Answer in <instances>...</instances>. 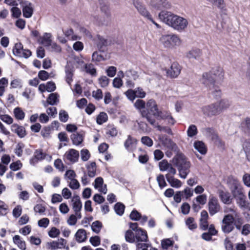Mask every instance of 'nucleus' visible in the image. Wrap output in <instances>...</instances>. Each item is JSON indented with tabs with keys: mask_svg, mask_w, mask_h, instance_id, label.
<instances>
[{
	"mask_svg": "<svg viewBox=\"0 0 250 250\" xmlns=\"http://www.w3.org/2000/svg\"><path fill=\"white\" fill-rule=\"evenodd\" d=\"M224 77V72L222 68L216 66L209 71L203 73L200 82L208 90L210 93L215 96H219L221 90L216 83L222 81Z\"/></svg>",
	"mask_w": 250,
	"mask_h": 250,
	"instance_id": "nucleus-1",
	"label": "nucleus"
},
{
	"mask_svg": "<svg viewBox=\"0 0 250 250\" xmlns=\"http://www.w3.org/2000/svg\"><path fill=\"white\" fill-rule=\"evenodd\" d=\"M159 18L164 23L178 32L185 31L188 25L187 19L168 11H161Z\"/></svg>",
	"mask_w": 250,
	"mask_h": 250,
	"instance_id": "nucleus-2",
	"label": "nucleus"
},
{
	"mask_svg": "<svg viewBox=\"0 0 250 250\" xmlns=\"http://www.w3.org/2000/svg\"><path fill=\"white\" fill-rule=\"evenodd\" d=\"M224 212L227 214L222 221V231L225 233H229L233 230L234 225L240 230L242 222L237 210L233 208H227Z\"/></svg>",
	"mask_w": 250,
	"mask_h": 250,
	"instance_id": "nucleus-3",
	"label": "nucleus"
},
{
	"mask_svg": "<svg viewBox=\"0 0 250 250\" xmlns=\"http://www.w3.org/2000/svg\"><path fill=\"white\" fill-rule=\"evenodd\" d=\"M159 41L164 48L168 49L179 46L182 43V40L180 36L175 34L163 35L160 37Z\"/></svg>",
	"mask_w": 250,
	"mask_h": 250,
	"instance_id": "nucleus-4",
	"label": "nucleus"
},
{
	"mask_svg": "<svg viewBox=\"0 0 250 250\" xmlns=\"http://www.w3.org/2000/svg\"><path fill=\"white\" fill-rule=\"evenodd\" d=\"M146 106L148 111L147 113L144 111L142 112V115L143 117H145L146 118L150 124L154 125H155V120L154 119L150 118L149 115L152 114L155 117L158 115L159 110L157 104L154 100L151 99L147 102Z\"/></svg>",
	"mask_w": 250,
	"mask_h": 250,
	"instance_id": "nucleus-5",
	"label": "nucleus"
},
{
	"mask_svg": "<svg viewBox=\"0 0 250 250\" xmlns=\"http://www.w3.org/2000/svg\"><path fill=\"white\" fill-rule=\"evenodd\" d=\"M136 238L138 242L137 244V248L138 250H148L150 245L148 243H142L139 242H146L147 241V235L146 231L139 228L136 230L135 235Z\"/></svg>",
	"mask_w": 250,
	"mask_h": 250,
	"instance_id": "nucleus-6",
	"label": "nucleus"
},
{
	"mask_svg": "<svg viewBox=\"0 0 250 250\" xmlns=\"http://www.w3.org/2000/svg\"><path fill=\"white\" fill-rule=\"evenodd\" d=\"M70 203L74 213L79 219H81L82 218L81 211L82 209L83 205L80 196L77 194H74L71 198Z\"/></svg>",
	"mask_w": 250,
	"mask_h": 250,
	"instance_id": "nucleus-7",
	"label": "nucleus"
},
{
	"mask_svg": "<svg viewBox=\"0 0 250 250\" xmlns=\"http://www.w3.org/2000/svg\"><path fill=\"white\" fill-rule=\"evenodd\" d=\"M13 52L15 56L24 58H29L32 54L30 50L23 49V45L21 42H18L15 44Z\"/></svg>",
	"mask_w": 250,
	"mask_h": 250,
	"instance_id": "nucleus-8",
	"label": "nucleus"
},
{
	"mask_svg": "<svg viewBox=\"0 0 250 250\" xmlns=\"http://www.w3.org/2000/svg\"><path fill=\"white\" fill-rule=\"evenodd\" d=\"M67 244V241L63 238H60L57 241H53L51 242L46 243V248L51 250H56L57 249H62L65 248Z\"/></svg>",
	"mask_w": 250,
	"mask_h": 250,
	"instance_id": "nucleus-9",
	"label": "nucleus"
},
{
	"mask_svg": "<svg viewBox=\"0 0 250 250\" xmlns=\"http://www.w3.org/2000/svg\"><path fill=\"white\" fill-rule=\"evenodd\" d=\"M208 211L211 215H213L220 210V206L216 198L210 196L208 203Z\"/></svg>",
	"mask_w": 250,
	"mask_h": 250,
	"instance_id": "nucleus-10",
	"label": "nucleus"
},
{
	"mask_svg": "<svg viewBox=\"0 0 250 250\" xmlns=\"http://www.w3.org/2000/svg\"><path fill=\"white\" fill-rule=\"evenodd\" d=\"M203 113L206 116L211 117L219 114L216 103L204 106L202 108Z\"/></svg>",
	"mask_w": 250,
	"mask_h": 250,
	"instance_id": "nucleus-11",
	"label": "nucleus"
},
{
	"mask_svg": "<svg viewBox=\"0 0 250 250\" xmlns=\"http://www.w3.org/2000/svg\"><path fill=\"white\" fill-rule=\"evenodd\" d=\"M160 170L162 171H167L166 175H175L176 170L174 168L171 164L168 163L167 160H163L159 164Z\"/></svg>",
	"mask_w": 250,
	"mask_h": 250,
	"instance_id": "nucleus-12",
	"label": "nucleus"
},
{
	"mask_svg": "<svg viewBox=\"0 0 250 250\" xmlns=\"http://www.w3.org/2000/svg\"><path fill=\"white\" fill-rule=\"evenodd\" d=\"M150 5L158 10L169 9L171 6L167 0H151Z\"/></svg>",
	"mask_w": 250,
	"mask_h": 250,
	"instance_id": "nucleus-13",
	"label": "nucleus"
},
{
	"mask_svg": "<svg viewBox=\"0 0 250 250\" xmlns=\"http://www.w3.org/2000/svg\"><path fill=\"white\" fill-rule=\"evenodd\" d=\"M171 163L174 166L178 168L185 165V164H188L190 162L183 154L178 153L173 158Z\"/></svg>",
	"mask_w": 250,
	"mask_h": 250,
	"instance_id": "nucleus-14",
	"label": "nucleus"
},
{
	"mask_svg": "<svg viewBox=\"0 0 250 250\" xmlns=\"http://www.w3.org/2000/svg\"><path fill=\"white\" fill-rule=\"evenodd\" d=\"M22 7L23 15L26 18H30L33 13V7L32 3L27 1L20 2Z\"/></svg>",
	"mask_w": 250,
	"mask_h": 250,
	"instance_id": "nucleus-15",
	"label": "nucleus"
},
{
	"mask_svg": "<svg viewBox=\"0 0 250 250\" xmlns=\"http://www.w3.org/2000/svg\"><path fill=\"white\" fill-rule=\"evenodd\" d=\"M133 4L137 11L142 16L147 18L149 17L150 13L146 9L145 6L139 0H133Z\"/></svg>",
	"mask_w": 250,
	"mask_h": 250,
	"instance_id": "nucleus-16",
	"label": "nucleus"
},
{
	"mask_svg": "<svg viewBox=\"0 0 250 250\" xmlns=\"http://www.w3.org/2000/svg\"><path fill=\"white\" fill-rule=\"evenodd\" d=\"M156 127H157L158 130L162 132L161 134L159 135V141H170L171 140V139L169 138L168 135L166 134H172V131L170 128L166 127H163L160 125H157L156 126Z\"/></svg>",
	"mask_w": 250,
	"mask_h": 250,
	"instance_id": "nucleus-17",
	"label": "nucleus"
},
{
	"mask_svg": "<svg viewBox=\"0 0 250 250\" xmlns=\"http://www.w3.org/2000/svg\"><path fill=\"white\" fill-rule=\"evenodd\" d=\"M64 157L67 161L71 163H75L79 159V153L75 149H71L65 152Z\"/></svg>",
	"mask_w": 250,
	"mask_h": 250,
	"instance_id": "nucleus-18",
	"label": "nucleus"
},
{
	"mask_svg": "<svg viewBox=\"0 0 250 250\" xmlns=\"http://www.w3.org/2000/svg\"><path fill=\"white\" fill-rule=\"evenodd\" d=\"M94 188L97 189L100 192L106 194L107 193V189L106 185L104 184V180L101 177H98L95 179L94 183H93Z\"/></svg>",
	"mask_w": 250,
	"mask_h": 250,
	"instance_id": "nucleus-19",
	"label": "nucleus"
},
{
	"mask_svg": "<svg viewBox=\"0 0 250 250\" xmlns=\"http://www.w3.org/2000/svg\"><path fill=\"white\" fill-rule=\"evenodd\" d=\"M202 55L201 50L194 48L186 53V56L189 60H199Z\"/></svg>",
	"mask_w": 250,
	"mask_h": 250,
	"instance_id": "nucleus-20",
	"label": "nucleus"
},
{
	"mask_svg": "<svg viewBox=\"0 0 250 250\" xmlns=\"http://www.w3.org/2000/svg\"><path fill=\"white\" fill-rule=\"evenodd\" d=\"M230 191L235 198L244 194L242 187L237 182H234L230 188Z\"/></svg>",
	"mask_w": 250,
	"mask_h": 250,
	"instance_id": "nucleus-21",
	"label": "nucleus"
},
{
	"mask_svg": "<svg viewBox=\"0 0 250 250\" xmlns=\"http://www.w3.org/2000/svg\"><path fill=\"white\" fill-rule=\"evenodd\" d=\"M181 70V66L176 62H174L171 64L170 68L168 69L167 74L172 78L177 77L180 73Z\"/></svg>",
	"mask_w": 250,
	"mask_h": 250,
	"instance_id": "nucleus-22",
	"label": "nucleus"
},
{
	"mask_svg": "<svg viewBox=\"0 0 250 250\" xmlns=\"http://www.w3.org/2000/svg\"><path fill=\"white\" fill-rule=\"evenodd\" d=\"M11 130L15 132L20 138L24 137L26 135L25 128L23 126L16 124L11 126Z\"/></svg>",
	"mask_w": 250,
	"mask_h": 250,
	"instance_id": "nucleus-23",
	"label": "nucleus"
},
{
	"mask_svg": "<svg viewBox=\"0 0 250 250\" xmlns=\"http://www.w3.org/2000/svg\"><path fill=\"white\" fill-rule=\"evenodd\" d=\"M175 175H166L167 181L168 182L171 187L179 188L182 186V182L179 179L174 178Z\"/></svg>",
	"mask_w": 250,
	"mask_h": 250,
	"instance_id": "nucleus-24",
	"label": "nucleus"
},
{
	"mask_svg": "<svg viewBox=\"0 0 250 250\" xmlns=\"http://www.w3.org/2000/svg\"><path fill=\"white\" fill-rule=\"evenodd\" d=\"M190 163L185 164V165L179 167L178 170L179 176L181 178L186 179L190 172Z\"/></svg>",
	"mask_w": 250,
	"mask_h": 250,
	"instance_id": "nucleus-25",
	"label": "nucleus"
},
{
	"mask_svg": "<svg viewBox=\"0 0 250 250\" xmlns=\"http://www.w3.org/2000/svg\"><path fill=\"white\" fill-rule=\"evenodd\" d=\"M219 194V197L224 204L229 205L232 203L233 198L229 192L221 190Z\"/></svg>",
	"mask_w": 250,
	"mask_h": 250,
	"instance_id": "nucleus-26",
	"label": "nucleus"
},
{
	"mask_svg": "<svg viewBox=\"0 0 250 250\" xmlns=\"http://www.w3.org/2000/svg\"><path fill=\"white\" fill-rule=\"evenodd\" d=\"M203 132L208 139L216 140L219 139V137L216 131L212 128H206L204 129Z\"/></svg>",
	"mask_w": 250,
	"mask_h": 250,
	"instance_id": "nucleus-27",
	"label": "nucleus"
},
{
	"mask_svg": "<svg viewBox=\"0 0 250 250\" xmlns=\"http://www.w3.org/2000/svg\"><path fill=\"white\" fill-rule=\"evenodd\" d=\"M240 129L245 134L250 135V118L247 117L244 119L241 122L240 126Z\"/></svg>",
	"mask_w": 250,
	"mask_h": 250,
	"instance_id": "nucleus-28",
	"label": "nucleus"
},
{
	"mask_svg": "<svg viewBox=\"0 0 250 250\" xmlns=\"http://www.w3.org/2000/svg\"><path fill=\"white\" fill-rule=\"evenodd\" d=\"M216 104L219 114L224 110L228 108L230 105L229 101L227 99H222L219 102H216Z\"/></svg>",
	"mask_w": 250,
	"mask_h": 250,
	"instance_id": "nucleus-29",
	"label": "nucleus"
},
{
	"mask_svg": "<svg viewBox=\"0 0 250 250\" xmlns=\"http://www.w3.org/2000/svg\"><path fill=\"white\" fill-rule=\"evenodd\" d=\"M73 68L71 66L67 65L65 66V80L69 85H71L73 81Z\"/></svg>",
	"mask_w": 250,
	"mask_h": 250,
	"instance_id": "nucleus-30",
	"label": "nucleus"
},
{
	"mask_svg": "<svg viewBox=\"0 0 250 250\" xmlns=\"http://www.w3.org/2000/svg\"><path fill=\"white\" fill-rule=\"evenodd\" d=\"M87 174L90 177H94L96 174V165L94 162H90L86 165Z\"/></svg>",
	"mask_w": 250,
	"mask_h": 250,
	"instance_id": "nucleus-31",
	"label": "nucleus"
},
{
	"mask_svg": "<svg viewBox=\"0 0 250 250\" xmlns=\"http://www.w3.org/2000/svg\"><path fill=\"white\" fill-rule=\"evenodd\" d=\"M158 119H167L168 122L170 124H174V120L170 115V113L167 111H160L158 113V115L156 117Z\"/></svg>",
	"mask_w": 250,
	"mask_h": 250,
	"instance_id": "nucleus-32",
	"label": "nucleus"
},
{
	"mask_svg": "<svg viewBox=\"0 0 250 250\" xmlns=\"http://www.w3.org/2000/svg\"><path fill=\"white\" fill-rule=\"evenodd\" d=\"M235 199L237 204L241 208L245 209L248 207V202L245 194L235 198Z\"/></svg>",
	"mask_w": 250,
	"mask_h": 250,
	"instance_id": "nucleus-33",
	"label": "nucleus"
},
{
	"mask_svg": "<svg viewBox=\"0 0 250 250\" xmlns=\"http://www.w3.org/2000/svg\"><path fill=\"white\" fill-rule=\"evenodd\" d=\"M194 148L201 154H205L207 151V147L203 142H195Z\"/></svg>",
	"mask_w": 250,
	"mask_h": 250,
	"instance_id": "nucleus-34",
	"label": "nucleus"
},
{
	"mask_svg": "<svg viewBox=\"0 0 250 250\" xmlns=\"http://www.w3.org/2000/svg\"><path fill=\"white\" fill-rule=\"evenodd\" d=\"M13 241L14 244H16L20 249L22 250H25L26 249L25 242L21 239L19 235H15L13 238Z\"/></svg>",
	"mask_w": 250,
	"mask_h": 250,
	"instance_id": "nucleus-35",
	"label": "nucleus"
},
{
	"mask_svg": "<svg viewBox=\"0 0 250 250\" xmlns=\"http://www.w3.org/2000/svg\"><path fill=\"white\" fill-rule=\"evenodd\" d=\"M97 45L100 51H104L106 46L108 45V41L104 38L98 36Z\"/></svg>",
	"mask_w": 250,
	"mask_h": 250,
	"instance_id": "nucleus-36",
	"label": "nucleus"
},
{
	"mask_svg": "<svg viewBox=\"0 0 250 250\" xmlns=\"http://www.w3.org/2000/svg\"><path fill=\"white\" fill-rule=\"evenodd\" d=\"M75 236L76 240L79 243L85 241L86 239V232L84 229H79L77 231Z\"/></svg>",
	"mask_w": 250,
	"mask_h": 250,
	"instance_id": "nucleus-37",
	"label": "nucleus"
},
{
	"mask_svg": "<svg viewBox=\"0 0 250 250\" xmlns=\"http://www.w3.org/2000/svg\"><path fill=\"white\" fill-rule=\"evenodd\" d=\"M85 72L92 76H96L97 75L96 69L92 63H87L84 65Z\"/></svg>",
	"mask_w": 250,
	"mask_h": 250,
	"instance_id": "nucleus-38",
	"label": "nucleus"
},
{
	"mask_svg": "<svg viewBox=\"0 0 250 250\" xmlns=\"http://www.w3.org/2000/svg\"><path fill=\"white\" fill-rule=\"evenodd\" d=\"M51 38V34L47 33H45L41 38V43L45 46L48 47L52 43Z\"/></svg>",
	"mask_w": 250,
	"mask_h": 250,
	"instance_id": "nucleus-39",
	"label": "nucleus"
},
{
	"mask_svg": "<svg viewBox=\"0 0 250 250\" xmlns=\"http://www.w3.org/2000/svg\"><path fill=\"white\" fill-rule=\"evenodd\" d=\"M39 78L42 81H46L49 78H52L54 76V74L52 72L49 74L45 70H41L38 73Z\"/></svg>",
	"mask_w": 250,
	"mask_h": 250,
	"instance_id": "nucleus-40",
	"label": "nucleus"
},
{
	"mask_svg": "<svg viewBox=\"0 0 250 250\" xmlns=\"http://www.w3.org/2000/svg\"><path fill=\"white\" fill-rule=\"evenodd\" d=\"M125 77L129 79L136 80L139 78V74L137 71L130 69L125 71Z\"/></svg>",
	"mask_w": 250,
	"mask_h": 250,
	"instance_id": "nucleus-41",
	"label": "nucleus"
},
{
	"mask_svg": "<svg viewBox=\"0 0 250 250\" xmlns=\"http://www.w3.org/2000/svg\"><path fill=\"white\" fill-rule=\"evenodd\" d=\"M14 114L16 118L19 120H22L25 117V113L20 107H16L14 110Z\"/></svg>",
	"mask_w": 250,
	"mask_h": 250,
	"instance_id": "nucleus-42",
	"label": "nucleus"
},
{
	"mask_svg": "<svg viewBox=\"0 0 250 250\" xmlns=\"http://www.w3.org/2000/svg\"><path fill=\"white\" fill-rule=\"evenodd\" d=\"M186 225L190 230H193L197 228V226L195 222L194 219L193 217H188L186 221Z\"/></svg>",
	"mask_w": 250,
	"mask_h": 250,
	"instance_id": "nucleus-43",
	"label": "nucleus"
},
{
	"mask_svg": "<svg viewBox=\"0 0 250 250\" xmlns=\"http://www.w3.org/2000/svg\"><path fill=\"white\" fill-rule=\"evenodd\" d=\"M108 116L105 112H101L97 117V123L99 125H102L107 121Z\"/></svg>",
	"mask_w": 250,
	"mask_h": 250,
	"instance_id": "nucleus-44",
	"label": "nucleus"
},
{
	"mask_svg": "<svg viewBox=\"0 0 250 250\" xmlns=\"http://www.w3.org/2000/svg\"><path fill=\"white\" fill-rule=\"evenodd\" d=\"M47 102L51 105L56 104L59 102L58 95L56 93L50 94L47 99Z\"/></svg>",
	"mask_w": 250,
	"mask_h": 250,
	"instance_id": "nucleus-45",
	"label": "nucleus"
},
{
	"mask_svg": "<svg viewBox=\"0 0 250 250\" xmlns=\"http://www.w3.org/2000/svg\"><path fill=\"white\" fill-rule=\"evenodd\" d=\"M197 127L194 125H189L187 130V134L188 137H192L197 134Z\"/></svg>",
	"mask_w": 250,
	"mask_h": 250,
	"instance_id": "nucleus-46",
	"label": "nucleus"
},
{
	"mask_svg": "<svg viewBox=\"0 0 250 250\" xmlns=\"http://www.w3.org/2000/svg\"><path fill=\"white\" fill-rule=\"evenodd\" d=\"M48 49L53 52L60 53L62 51L61 47L56 42H52L48 46Z\"/></svg>",
	"mask_w": 250,
	"mask_h": 250,
	"instance_id": "nucleus-47",
	"label": "nucleus"
},
{
	"mask_svg": "<svg viewBox=\"0 0 250 250\" xmlns=\"http://www.w3.org/2000/svg\"><path fill=\"white\" fill-rule=\"evenodd\" d=\"M212 4L216 6L222 11L226 10V4L224 0H215Z\"/></svg>",
	"mask_w": 250,
	"mask_h": 250,
	"instance_id": "nucleus-48",
	"label": "nucleus"
},
{
	"mask_svg": "<svg viewBox=\"0 0 250 250\" xmlns=\"http://www.w3.org/2000/svg\"><path fill=\"white\" fill-rule=\"evenodd\" d=\"M174 241L170 239H163L161 241V245L164 249H167L170 247L173 246Z\"/></svg>",
	"mask_w": 250,
	"mask_h": 250,
	"instance_id": "nucleus-49",
	"label": "nucleus"
},
{
	"mask_svg": "<svg viewBox=\"0 0 250 250\" xmlns=\"http://www.w3.org/2000/svg\"><path fill=\"white\" fill-rule=\"evenodd\" d=\"M60 234V230L55 227L51 228L48 232L49 236L53 238L57 237Z\"/></svg>",
	"mask_w": 250,
	"mask_h": 250,
	"instance_id": "nucleus-50",
	"label": "nucleus"
},
{
	"mask_svg": "<svg viewBox=\"0 0 250 250\" xmlns=\"http://www.w3.org/2000/svg\"><path fill=\"white\" fill-rule=\"evenodd\" d=\"M99 83L102 87H106L109 83V79L105 76H103L98 79Z\"/></svg>",
	"mask_w": 250,
	"mask_h": 250,
	"instance_id": "nucleus-51",
	"label": "nucleus"
},
{
	"mask_svg": "<svg viewBox=\"0 0 250 250\" xmlns=\"http://www.w3.org/2000/svg\"><path fill=\"white\" fill-rule=\"evenodd\" d=\"M114 209L117 214L122 215L124 212L125 206L123 204L118 203L115 205Z\"/></svg>",
	"mask_w": 250,
	"mask_h": 250,
	"instance_id": "nucleus-52",
	"label": "nucleus"
},
{
	"mask_svg": "<svg viewBox=\"0 0 250 250\" xmlns=\"http://www.w3.org/2000/svg\"><path fill=\"white\" fill-rule=\"evenodd\" d=\"M102 223L98 221H96L94 222L91 225V229L93 231L96 233H99L101 230L102 228Z\"/></svg>",
	"mask_w": 250,
	"mask_h": 250,
	"instance_id": "nucleus-53",
	"label": "nucleus"
},
{
	"mask_svg": "<svg viewBox=\"0 0 250 250\" xmlns=\"http://www.w3.org/2000/svg\"><path fill=\"white\" fill-rule=\"evenodd\" d=\"M157 181L161 188L165 187L167 185L164 176L162 174L159 175L157 177Z\"/></svg>",
	"mask_w": 250,
	"mask_h": 250,
	"instance_id": "nucleus-54",
	"label": "nucleus"
},
{
	"mask_svg": "<svg viewBox=\"0 0 250 250\" xmlns=\"http://www.w3.org/2000/svg\"><path fill=\"white\" fill-rule=\"evenodd\" d=\"M22 167V164L20 161L18 160L13 162L10 165V168L13 171H17L20 169Z\"/></svg>",
	"mask_w": 250,
	"mask_h": 250,
	"instance_id": "nucleus-55",
	"label": "nucleus"
},
{
	"mask_svg": "<svg viewBox=\"0 0 250 250\" xmlns=\"http://www.w3.org/2000/svg\"><path fill=\"white\" fill-rule=\"evenodd\" d=\"M50 127L49 126H45L42 129L41 133L44 139H48L50 137Z\"/></svg>",
	"mask_w": 250,
	"mask_h": 250,
	"instance_id": "nucleus-56",
	"label": "nucleus"
},
{
	"mask_svg": "<svg viewBox=\"0 0 250 250\" xmlns=\"http://www.w3.org/2000/svg\"><path fill=\"white\" fill-rule=\"evenodd\" d=\"M125 238L126 241L133 243L135 241L134 234L130 230L126 231L125 234Z\"/></svg>",
	"mask_w": 250,
	"mask_h": 250,
	"instance_id": "nucleus-57",
	"label": "nucleus"
},
{
	"mask_svg": "<svg viewBox=\"0 0 250 250\" xmlns=\"http://www.w3.org/2000/svg\"><path fill=\"white\" fill-rule=\"evenodd\" d=\"M78 217L75 213V214H71L67 220V223L69 226L75 225L77 222Z\"/></svg>",
	"mask_w": 250,
	"mask_h": 250,
	"instance_id": "nucleus-58",
	"label": "nucleus"
},
{
	"mask_svg": "<svg viewBox=\"0 0 250 250\" xmlns=\"http://www.w3.org/2000/svg\"><path fill=\"white\" fill-rule=\"evenodd\" d=\"M81 159L83 161H87L90 157V154L87 149H82L81 151Z\"/></svg>",
	"mask_w": 250,
	"mask_h": 250,
	"instance_id": "nucleus-59",
	"label": "nucleus"
},
{
	"mask_svg": "<svg viewBox=\"0 0 250 250\" xmlns=\"http://www.w3.org/2000/svg\"><path fill=\"white\" fill-rule=\"evenodd\" d=\"M70 181L68 186L71 189H77L79 188L80 184L77 180L75 178Z\"/></svg>",
	"mask_w": 250,
	"mask_h": 250,
	"instance_id": "nucleus-60",
	"label": "nucleus"
},
{
	"mask_svg": "<svg viewBox=\"0 0 250 250\" xmlns=\"http://www.w3.org/2000/svg\"><path fill=\"white\" fill-rule=\"evenodd\" d=\"M59 208L61 213L64 214L67 213L69 211V208L68 205L65 203L61 204Z\"/></svg>",
	"mask_w": 250,
	"mask_h": 250,
	"instance_id": "nucleus-61",
	"label": "nucleus"
},
{
	"mask_svg": "<svg viewBox=\"0 0 250 250\" xmlns=\"http://www.w3.org/2000/svg\"><path fill=\"white\" fill-rule=\"evenodd\" d=\"M49 223V220L47 218H42L38 221V225L42 228H46Z\"/></svg>",
	"mask_w": 250,
	"mask_h": 250,
	"instance_id": "nucleus-62",
	"label": "nucleus"
},
{
	"mask_svg": "<svg viewBox=\"0 0 250 250\" xmlns=\"http://www.w3.org/2000/svg\"><path fill=\"white\" fill-rule=\"evenodd\" d=\"M59 119L62 122H66L68 119V115L64 110H61L59 113Z\"/></svg>",
	"mask_w": 250,
	"mask_h": 250,
	"instance_id": "nucleus-63",
	"label": "nucleus"
},
{
	"mask_svg": "<svg viewBox=\"0 0 250 250\" xmlns=\"http://www.w3.org/2000/svg\"><path fill=\"white\" fill-rule=\"evenodd\" d=\"M22 207L20 205L17 206L13 210V215L15 218L19 217L21 214Z\"/></svg>",
	"mask_w": 250,
	"mask_h": 250,
	"instance_id": "nucleus-64",
	"label": "nucleus"
}]
</instances>
